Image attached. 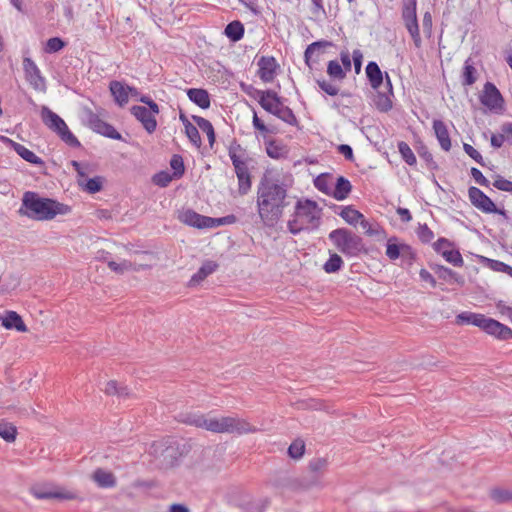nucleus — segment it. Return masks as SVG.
I'll return each instance as SVG.
<instances>
[{"label":"nucleus","mask_w":512,"mask_h":512,"mask_svg":"<svg viewBox=\"0 0 512 512\" xmlns=\"http://www.w3.org/2000/svg\"><path fill=\"white\" fill-rule=\"evenodd\" d=\"M276 117L291 126L298 125V120H297L294 112L292 111L291 108H289L288 106H285L284 104L282 107H280V110L278 111Z\"/></svg>","instance_id":"nucleus-48"},{"label":"nucleus","mask_w":512,"mask_h":512,"mask_svg":"<svg viewBox=\"0 0 512 512\" xmlns=\"http://www.w3.org/2000/svg\"><path fill=\"white\" fill-rule=\"evenodd\" d=\"M397 147H398V151H399V153L401 155V158L403 159V161L406 164H408L409 166L416 165V163H417L416 156L413 153V151L410 148V146L406 142L399 141L398 144H397Z\"/></svg>","instance_id":"nucleus-41"},{"label":"nucleus","mask_w":512,"mask_h":512,"mask_svg":"<svg viewBox=\"0 0 512 512\" xmlns=\"http://www.w3.org/2000/svg\"><path fill=\"white\" fill-rule=\"evenodd\" d=\"M92 479L100 488H113L117 484L115 475L102 468H98L93 472Z\"/></svg>","instance_id":"nucleus-27"},{"label":"nucleus","mask_w":512,"mask_h":512,"mask_svg":"<svg viewBox=\"0 0 512 512\" xmlns=\"http://www.w3.org/2000/svg\"><path fill=\"white\" fill-rule=\"evenodd\" d=\"M352 191L351 182L344 176H339L336 179L335 187L332 190L330 196L338 201L345 200Z\"/></svg>","instance_id":"nucleus-28"},{"label":"nucleus","mask_w":512,"mask_h":512,"mask_svg":"<svg viewBox=\"0 0 512 512\" xmlns=\"http://www.w3.org/2000/svg\"><path fill=\"white\" fill-rule=\"evenodd\" d=\"M228 154L230 159L232 160V157H244L246 154L245 149L237 142L236 139H233V141L230 143V146L228 148Z\"/></svg>","instance_id":"nucleus-63"},{"label":"nucleus","mask_w":512,"mask_h":512,"mask_svg":"<svg viewBox=\"0 0 512 512\" xmlns=\"http://www.w3.org/2000/svg\"><path fill=\"white\" fill-rule=\"evenodd\" d=\"M338 215L350 225H356L363 217V214L354 209L352 205L343 207Z\"/></svg>","instance_id":"nucleus-38"},{"label":"nucleus","mask_w":512,"mask_h":512,"mask_svg":"<svg viewBox=\"0 0 512 512\" xmlns=\"http://www.w3.org/2000/svg\"><path fill=\"white\" fill-rule=\"evenodd\" d=\"M155 458L161 469H169L178 465L184 454V446L177 441L168 442L166 445H154Z\"/></svg>","instance_id":"nucleus-7"},{"label":"nucleus","mask_w":512,"mask_h":512,"mask_svg":"<svg viewBox=\"0 0 512 512\" xmlns=\"http://www.w3.org/2000/svg\"><path fill=\"white\" fill-rule=\"evenodd\" d=\"M433 130L435 136L444 151H449L451 149V139L449 136L448 128L446 124L439 119H435L433 121Z\"/></svg>","instance_id":"nucleus-22"},{"label":"nucleus","mask_w":512,"mask_h":512,"mask_svg":"<svg viewBox=\"0 0 512 512\" xmlns=\"http://www.w3.org/2000/svg\"><path fill=\"white\" fill-rule=\"evenodd\" d=\"M493 186L501 191L512 192V181L505 179L501 175H496Z\"/></svg>","instance_id":"nucleus-62"},{"label":"nucleus","mask_w":512,"mask_h":512,"mask_svg":"<svg viewBox=\"0 0 512 512\" xmlns=\"http://www.w3.org/2000/svg\"><path fill=\"white\" fill-rule=\"evenodd\" d=\"M441 255L447 262L451 263L455 267H462L464 264L462 255L458 249H446L441 253Z\"/></svg>","instance_id":"nucleus-46"},{"label":"nucleus","mask_w":512,"mask_h":512,"mask_svg":"<svg viewBox=\"0 0 512 512\" xmlns=\"http://www.w3.org/2000/svg\"><path fill=\"white\" fill-rule=\"evenodd\" d=\"M179 219L184 224H187L198 229L207 228V221H210L208 216L201 215L192 209H187L183 211L182 214L179 216Z\"/></svg>","instance_id":"nucleus-20"},{"label":"nucleus","mask_w":512,"mask_h":512,"mask_svg":"<svg viewBox=\"0 0 512 512\" xmlns=\"http://www.w3.org/2000/svg\"><path fill=\"white\" fill-rule=\"evenodd\" d=\"M71 208L55 199L40 196L37 192L27 191L23 194L19 214L36 221H47L57 215H65Z\"/></svg>","instance_id":"nucleus-2"},{"label":"nucleus","mask_w":512,"mask_h":512,"mask_svg":"<svg viewBox=\"0 0 512 512\" xmlns=\"http://www.w3.org/2000/svg\"><path fill=\"white\" fill-rule=\"evenodd\" d=\"M480 262L484 266L490 268L493 271L503 272V273H507V274H508V271H509V269L511 267V266L507 265L504 262H501L499 260L490 259V258H487L485 256H480Z\"/></svg>","instance_id":"nucleus-44"},{"label":"nucleus","mask_w":512,"mask_h":512,"mask_svg":"<svg viewBox=\"0 0 512 512\" xmlns=\"http://www.w3.org/2000/svg\"><path fill=\"white\" fill-rule=\"evenodd\" d=\"M109 90L114 98V101L120 107H123L128 103V85H125L120 81L113 80L109 84Z\"/></svg>","instance_id":"nucleus-24"},{"label":"nucleus","mask_w":512,"mask_h":512,"mask_svg":"<svg viewBox=\"0 0 512 512\" xmlns=\"http://www.w3.org/2000/svg\"><path fill=\"white\" fill-rule=\"evenodd\" d=\"M186 94L189 100L201 109H208L211 105L210 95L206 89L189 88L186 90Z\"/></svg>","instance_id":"nucleus-21"},{"label":"nucleus","mask_w":512,"mask_h":512,"mask_svg":"<svg viewBox=\"0 0 512 512\" xmlns=\"http://www.w3.org/2000/svg\"><path fill=\"white\" fill-rule=\"evenodd\" d=\"M430 268L434 271V273L444 281L453 280L460 286H463L465 283L464 277L452 269L445 267L439 264H430Z\"/></svg>","instance_id":"nucleus-23"},{"label":"nucleus","mask_w":512,"mask_h":512,"mask_svg":"<svg viewBox=\"0 0 512 512\" xmlns=\"http://www.w3.org/2000/svg\"><path fill=\"white\" fill-rule=\"evenodd\" d=\"M185 134L195 147H201L202 140L196 126H194L193 124L186 125Z\"/></svg>","instance_id":"nucleus-56"},{"label":"nucleus","mask_w":512,"mask_h":512,"mask_svg":"<svg viewBox=\"0 0 512 512\" xmlns=\"http://www.w3.org/2000/svg\"><path fill=\"white\" fill-rule=\"evenodd\" d=\"M305 452V443L301 439H296L288 447V455L292 459H300Z\"/></svg>","instance_id":"nucleus-51"},{"label":"nucleus","mask_w":512,"mask_h":512,"mask_svg":"<svg viewBox=\"0 0 512 512\" xmlns=\"http://www.w3.org/2000/svg\"><path fill=\"white\" fill-rule=\"evenodd\" d=\"M173 179H175L173 174L169 173L168 171H160L153 175L152 182L155 185L164 188L167 187Z\"/></svg>","instance_id":"nucleus-54"},{"label":"nucleus","mask_w":512,"mask_h":512,"mask_svg":"<svg viewBox=\"0 0 512 512\" xmlns=\"http://www.w3.org/2000/svg\"><path fill=\"white\" fill-rule=\"evenodd\" d=\"M266 153L272 159H280L285 157L287 154L286 147L275 139H269L265 141Z\"/></svg>","instance_id":"nucleus-33"},{"label":"nucleus","mask_w":512,"mask_h":512,"mask_svg":"<svg viewBox=\"0 0 512 512\" xmlns=\"http://www.w3.org/2000/svg\"><path fill=\"white\" fill-rule=\"evenodd\" d=\"M130 112L149 134H152L156 130V118L151 114V111H148L147 107L134 105L130 108Z\"/></svg>","instance_id":"nucleus-15"},{"label":"nucleus","mask_w":512,"mask_h":512,"mask_svg":"<svg viewBox=\"0 0 512 512\" xmlns=\"http://www.w3.org/2000/svg\"><path fill=\"white\" fill-rule=\"evenodd\" d=\"M218 268V264L215 261L207 260L202 266L198 269V271L191 277L189 281V286L194 287L198 285L201 281H203L206 277L216 271Z\"/></svg>","instance_id":"nucleus-29"},{"label":"nucleus","mask_w":512,"mask_h":512,"mask_svg":"<svg viewBox=\"0 0 512 512\" xmlns=\"http://www.w3.org/2000/svg\"><path fill=\"white\" fill-rule=\"evenodd\" d=\"M88 123L90 128L98 134L114 140H122V135L111 124L102 120L97 114L89 112Z\"/></svg>","instance_id":"nucleus-12"},{"label":"nucleus","mask_w":512,"mask_h":512,"mask_svg":"<svg viewBox=\"0 0 512 512\" xmlns=\"http://www.w3.org/2000/svg\"><path fill=\"white\" fill-rule=\"evenodd\" d=\"M30 492L35 498L41 500H74L77 498L74 492L60 488L52 482L34 484L31 486Z\"/></svg>","instance_id":"nucleus-9"},{"label":"nucleus","mask_w":512,"mask_h":512,"mask_svg":"<svg viewBox=\"0 0 512 512\" xmlns=\"http://www.w3.org/2000/svg\"><path fill=\"white\" fill-rule=\"evenodd\" d=\"M108 267L118 274H123L125 271L129 270L132 267V263L127 260H123L120 263H117L115 261H109Z\"/></svg>","instance_id":"nucleus-64"},{"label":"nucleus","mask_w":512,"mask_h":512,"mask_svg":"<svg viewBox=\"0 0 512 512\" xmlns=\"http://www.w3.org/2000/svg\"><path fill=\"white\" fill-rule=\"evenodd\" d=\"M259 67L258 76L265 82H272L276 76V69L279 67L273 56H261L257 62Z\"/></svg>","instance_id":"nucleus-14"},{"label":"nucleus","mask_w":512,"mask_h":512,"mask_svg":"<svg viewBox=\"0 0 512 512\" xmlns=\"http://www.w3.org/2000/svg\"><path fill=\"white\" fill-rule=\"evenodd\" d=\"M490 497L498 504L512 501V491L502 488H494L490 491Z\"/></svg>","instance_id":"nucleus-47"},{"label":"nucleus","mask_w":512,"mask_h":512,"mask_svg":"<svg viewBox=\"0 0 512 512\" xmlns=\"http://www.w3.org/2000/svg\"><path fill=\"white\" fill-rule=\"evenodd\" d=\"M287 229L293 235H298L302 231H309V226L303 223V220L295 217V212L292 218L287 222Z\"/></svg>","instance_id":"nucleus-49"},{"label":"nucleus","mask_w":512,"mask_h":512,"mask_svg":"<svg viewBox=\"0 0 512 512\" xmlns=\"http://www.w3.org/2000/svg\"><path fill=\"white\" fill-rule=\"evenodd\" d=\"M81 185V183H79ZM84 190L90 194L98 193L103 188V177L95 176L93 178L87 179L85 184H82Z\"/></svg>","instance_id":"nucleus-50"},{"label":"nucleus","mask_w":512,"mask_h":512,"mask_svg":"<svg viewBox=\"0 0 512 512\" xmlns=\"http://www.w3.org/2000/svg\"><path fill=\"white\" fill-rule=\"evenodd\" d=\"M192 119L197 124V126L207 134L209 146L210 148H213L214 143L216 141V133L211 122L197 115H193Z\"/></svg>","instance_id":"nucleus-32"},{"label":"nucleus","mask_w":512,"mask_h":512,"mask_svg":"<svg viewBox=\"0 0 512 512\" xmlns=\"http://www.w3.org/2000/svg\"><path fill=\"white\" fill-rule=\"evenodd\" d=\"M244 32V25L239 20L231 21L224 29V35L232 42L240 41L244 36Z\"/></svg>","instance_id":"nucleus-30"},{"label":"nucleus","mask_w":512,"mask_h":512,"mask_svg":"<svg viewBox=\"0 0 512 512\" xmlns=\"http://www.w3.org/2000/svg\"><path fill=\"white\" fill-rule=\"evenodd\" d=\"M365 70L370 86L374 90H378L384 82L383 73L379 65L375 61H369Z\"/></svg>","instance_id":"nucleus-26"},{"label":"nucleus","mask_w":512,"mask_h":512,"mask_svg":"<svg viewBox=\"0 0 512 512\" xmlns=\"http://www.w3.org/2000/svg\"><path fill=\"white\" fill-rule=\"evenodd\" d=\"M252 124L255 130L259 131L261 134H277L278 129L273 125H266L262 119H260L255 110H253V119Z\"/></svg>","instance_id":"nucleus-43"},{"label":"nucleus","mask_w":512,"mask_h":512,"mask_svg":"<svg viewBox=\"0 0 512 512\" xmlns=\"http://www.w3.org/2000/svg\"><path fill=\"white\" fill-rule=\"evenodd\" d=\"M207 431L213 433H230V434H246L253 433L256 431L250 423L234 416L225 417H208Z\"/></svg>","instance_id":"nucleus-5"},{"label":"nucleus","mask_w":512,"mask_h":512,"mask_svg":"<svg viewBox=\"0 0 512 512\" xmlns=\"http://www.w3.org/2000/svg\"><path fill=\"white\" fill-rule=\"evenodd\" d=\"M458 325H474L495 338L506 341L512 339V329L501 322L486 317L484 314L473 312H461L456 316Z\"/></svg>","instance_id":"nucleus-3"},{"label":"nucleus","mask_w":512,"mask_h":512,"mask_svg":"<svg viewBox=\"0 0 512 512\" xmlns=\"http://www.w3.org/2000/svg\"><path fill=\"white\" fill-rule=\"evenodd\" d=\"M284 104L283 98L271 89L266 90V96L261 98L259 105L268 113L276 116L280 107Z\"/></svg>","instance_id":"nucleus-18"},{"label":"nucleus","mask_w":512,"mask_h":512,"mask_svg":"<svg viewBox=\"0 0 512 512\" xmlns=\"http://www.w3.org/2000/svg\"><path fill=\"white\" fill-rule=\"evenodd\" d=\"M23 69L25 72L26 79L33 86V88L36 90L45 91V79L41 75L38 66L31 58L25 57L23 59Z\"/></svg>","instance_id":"nucleus-13"},{"label":"nucleus","mask_w":512,"mask_h":512,"mask_svg":"<svg viewBox=\"0 0 512 512\" xmlns=\"http://www.w3.org/2000/svg\"><path fill=\"white\" fill-rule=\"evenodd\" d=\"M241 88L247 95L256 99L258 103L261 101V98L266 96V90H259L252 85L241 84Z\"/></svg>","instance_id":"nucleus-60"},{"label":"nucleus","mask_w":512,"mask_h":512,"mask_svg":"<svg viewBox=\"0 0 512 512\" xmlns=\"http://www.w3.org/2000/svg\"><path fill=\"white\" fill-rule=\"evenodd\" d=\"M343 264L344 262L341 256L337 253H330L329 259L323 265V269L326 273L332 274L338 272Z\"/></svg>","instance_id":"nucleus-42"},{"label":"nucleus","mask_w":512,"mask_h":512,"mask_svg":"<svg viewBox=\"0 0 512 512\" xmlns=\"http://www.w3.org/2000/svg\"><path fill=\"white\" fill-rule=\"evenodd\" d=\"M405 243H399L398 238L393 236L387 240L386 244V256L390 260H396L400 258L402 251V247H404Z\"/></svg>","instance_id":"nucleus-36"},{"label":"nucleus","mask_w":512,"mask_h":512,"mask_svg":"<svg viewBox=\"0 0 512 512\" xmlns=\"http://www.w3.org/2000/svg\"><path fill=\"white\" fill-rule=\"evenodd\" d=\"M2 326L6 329H15L19 332H26L27 327L22 317L15 311H7L4 316L1 317Z\"/></svg>","instance_id":"nucleus-25"},{"label":"nucleus","mask_w":512,"mask_h":512,"mask_svg":"<svg viewBox=\"0 0 512 512\" xmlns=\"http://www.w3.org/2000/svg\"><path fill=\"white\" fill-rule=\"evenodd\" d=\"M238 178V192L240 195H246L251 188V175L249 172L237 176Z\"/></svg>","instance_id":"nucleus-58"},{"label":"nucleus","mask_w":512,"mask_h":512,"mask_svg":"<svg viewBox=\"0 0 512 512\" xmlns=\"http://www.w3.org/2000/svg\"><path fill=\"white\" fill-rule=\"evenodd\" d=\"M42 122L68 146L72 148H80L81 143L77 137L69 130L65 121L47 106L41 109Z\"/></svg>","instance_id":"nucleus-6"},{"label":"nucleus","mask_w":512,"mask_h":512,"mask_svg":"<svg viewBox=\"0 0 512 512\" xmlns=\"http://www.w3.org/2000/svg\"><path fill=\"white\" fill-rule=\"evenodd\" d=\"M17 436V428L10 422L0 420V437L6 442H14Z\"/></svg>","instance_id":"nucleus-40"},{"label":"nucleus","mask_w":512,"mask_h":512,"mask_svg":"<svg viewBox=\"0 0 512 512\" xmlns=\"http://www.w3.org/2000/svg\"><path fill=\"white\" fill-rule=\"evenodd\" d=\"M416 151L418 155L426 162L429 170L437 171L439 169V166L434 160L432 153L423 142L419 143V145L416 147Z\"/></svg>","instance_id":"nucleus-37"},{"label":"nucleus","mask_w":512,"mask_h":512,"mask_svg":"<svg viewBox=\"0 0 512 512\" xmlns=\"http://www.w3.org/2000/svg\"><path fill=\"white\" fill-rule=\"evenodd\" d=\"M463 149L467 155H469L474 161H476L482 167H485V162L482 155L470 144L464 143Z\"/></svg>","instance_id":"nucleus-61"},{"label":"nucleus","mask_w":512,"mask_h":512,"mask_svg":"<svg viewBox=\"0 0 512 512\" xmlns=\"http://www.w3.org/2000/svg\"><path fill=\"white\" fill-rule=\"evenodd\" d=\"M0 139L4 144L12 148L22 159L28 163L38 166H43L45 164L40 157H38L34 152L30 151L22 144H19L5 136H2Z\"/></svg>","instance_id":"nucleus-16"},{"label":"nucleus","mask_w":512,"mask_h":512,"mask_svg":"<svg viewBox=\"0 0 512 512\" xmlns=\"http://www.w3.org/2000/svg\"><path fill=\"white\" fill-rule=\"evenodd\" d=\"M294 198L289 194V186L286 183L265 171L257 186L256 201L263 224L269 228L274 227Z\"/></svg>","instance_id":"nucleus-1"},{"label":"nucleus","mask_w":512,"mask_h":512,"mask_svg":"<svg viewBox=\"0 0 512 512\" xmlns=\"http://www.w3.org/2000/svg\"><path fill=\"white\" fill-rule=\"evenodd\" d=\"M482 105L491 111L503 110L504 98L498 88L491 82H486L483 94L479 97Z\"/></svg>","instance_id":"nucleus-11"},{"label":"nucleus","mask_w":512,"mask_h":512,"mask_svg":"<svg viewBox=\"0 0 512 512\" xmlns=\"http://www.w3.org/2000/svg\"><path fill=\"white\" fill-rule=\"evenodd\" d=\"M330 178V174L328 173H322L320 175H318L315 179H314V186L319 190L321 191L322 193L330 196V193H331V188L328 184V180Z\"/></svg>","instance_id":"nucleus-53"},{"label":"nucleus","mask_w":512,"mask_h":512,"mask_svg":"<svg viewBox=\"0 0 512 512\" xmlns=\"http://www.w3.org/2000/svg\"><path fill=\"white\" fill-rule=\"evenodd\" d=\"M334 82L332 80L316 79L319 88L329 96H336L340 92V88Z\"/></svg>","instance_id":"nucleus-52"},{"label":"nucleus","mask_w":512,"mask_h":512,"mask_svg":"<svg viewBox=\"0 0 512 512\" xmlns=\"http://www.w3.org/2000/svg\"><path fill=\"white\" fill-rule=\"evenodd\" d=\"M334 44L331 41L328 40H318L315 41L307 46L304 52V61L305 64L312 69V57L315 54L316 59L315 62L318 61V57L320 54H323L325 52L326 48L333 47Z\"/></svg>","instance_id":"nucleus-17"},{"label":"nucleus","mask_w":512,"mask_h":512,"mask_svg":"<svg viewBox=\"0 0 512 512\" xmlns=\"http://www.w3.org/2000/svg\"><path fill=\"white\" fill-rule=\"evenodd\" d=\"M468 197L471 204L483 213L498 214L507 218L505 209L498 208L490 197H488L482 190L477 187L471 186L468 189Z\"/></svg>","instance_id":"nucleus-10"},{"label":"nucleus","mask_w":512,"mask_h":512,"mask_svg":"<svg viewBox=\"0 0 512 512\" xmlns=\"http://www.w3.org/2000/svg\"><path fill=\"white\" fill-rule=\"evenodd\" d=\"M295 217L303 220L310 230L318 229L321 220V209L317 202L311 199H298L294 207Z\"/></svg>","instance_id":"nucleus-8"},{"label":"nucleus","mask_w":512,"mask_h":512,"mask_svg":"<svg viewBox=\"0 0 512 512\" xmlns=\"http://www.w3.org/2000/svg\"><path fill=\"white\" fill-rule=\"evenodd\" d=\"M477 70L474 67V63L472 59L469 57L464 62L462 75H461V83L463 86H471L477 81Z\"/></svg>","instance_id":"nucleus-31"},{"label":"nucleus","mask_w":512,"mask_h":512,"mask_svg":"<svg viewBox=\"0 0 512 512\" xmlns=\"http://www.w3.org/2000/svg\"><path fill=\"white\" fill-rule=\"evenodd\" d=\"M403 22H404V25H405L408 33L410 34V36L413 40L415 47L421 48L422 39H421V35H420L418 19L413 17L411 19H403Z\"/></svg>","instance_id":"nucleus-34"},{"label":"nucleus","mask_w":512,"mask_h":512,"mask_svg":"<svg viewBox=\"0 0 512 512\" xmlns=\"http://www.w3.org/2000/svg\"><path fill=\"white\" fill-rule=\"evenodd\" d=\"M66 46V42L60 37L49 38L46 42L45 52L56 53Z\"/></svg>","instance_id":"nucleus-55"},{"label":"nucleus","mask_w":512,"mask_h":512,"mask_svg":"<svg viewBox=\"0 0 512 512\" xmlns=\"http://www.w3.org/2000/svg\"><path fill=\"white\" fill-rule=\"evenodd\" d=\"M393 95L387 92H381L377 90V94L374 97V105L380 112H388L393 107L392 97Z\"/></svg>","instance_id":"nucleus-35"},{"label":"nucleus","mask_w":512,"mask_h":512,"mask_svg":"<svg viewBox=\"0 0 512 512\" xmlns=\"http://www.w3.org/2000/svg\"><path fill=\"white\" fill-rule=\"evenodd\" d=\"M210 221H207V228H215L221 225L232 224L236 221V216L231 214L220 218L209 217Z\"/></svg>","instance_id":"nucleus-57"},{"label":"nucleus","mask_w":512,"mask_h":512,"mask_svg":"<svg viewBox=\"0 0 512 512\" xmlns=\"http://www.w3.org/2000/svg\"><path fill=\"white\" fill-rule=\"evenodd\" d=\"M170 167L173 170L175 179H180L185 173V165L181 155L174 154L170 159Z\"/></svg>","instance_id":"nucleus-45"},{"label":"nucleus","mask_w":512,"mask_h":512,"mask_svg":"<svg viewBox=\"0 0 512 512\" xmlns=\"http://www.w3.org/2000/svg\"><path fill=\"white\" fill-rule=\"evenodd\" d=\"M417 236L422 243H430L434 238V233L427 224H420L417 229Z\"/></svg>","instance_id":"nucleus-59"},{"label":"nucleus","mask_w":512,"mask_h":512,"mask_svg":"<svg viewBox=\"0 0 512 512\" xmlns=\"http://www.w3.org/2000/svg\"><path fill=\"white\" fill-rule=\"evenodd\" d=\"M329 239L346 256L355 257L364 250L362 238L346 228H337L331 231Z\"/></svg>","instance_id":"nucleus-4"},{"label":"nucleus","mask_w":512,"mask_h":512,"mask_svg":"<svg viewBox=\"0 0 512 512\" xmlns=\"http://www.w3.org/2000/svg\"><path fill=\"white\" fill-rule=\"evenodd\" d=\"M327 74L332 81H343L347 74L337 60H330L327 64Z\"/></svg>","instance_id":"nucleus-39"},{"label":"nucleus","mask_w":512,"mask_h":512,"mask_svg":"<svg viewBox=\"0 0 512 512\" xmlns=\"http://www.w3.org/2000/svg\"><path fill=\"white\" fill-rule=\"evenodd\" d=\"M176 419L186 425L207 429L208 417L198 412H182L178 414Z\"/></svg>","instance_id":"nucleus-19"}]
</instances>
